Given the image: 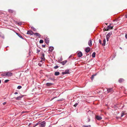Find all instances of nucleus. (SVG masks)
I'll list each match as a JSON object with an SVG mask.
<instances>
[{"label": "nucleus", "instance_id": "obj_1", "mask_svg": "<svg viewBox=\"0 0 127 127\" xmlns=\"http://www.w3.org/2000/svg\"><path fill=\"white\" fill-rule=\"evenodd\" d=\"M46 122L43 121L41 122H40L39 126L40 127H44L45 126Z\"/></svg>", "mask_w": 127, "mask_h": 127}, {"label": "nucleus", "instance_id": "obj_2", "mask_svg": "<svg viewBox=\"0 0 127 127\" xmlns=\"http://www.w3.org/2000/svg\"><path fill=\"white\" fill-rule=\"evenodd\" d=\"M111 34V33H108L106 35V40L107 41H108L109 37Z\"/></svg>", "mask_w": 127, "mask_h": 127}, {"label": "nucleus", "instance_id": "obj_3", "mask_svg": "<svg viewBox=\"0 0 127 127\" xmlns=\"http://www.w3.org/2000/svg\"><path fill=\"white\" fill-rule=\"evenodd\" d=\"M27 34L31 35H32L33 34H34V33L32 31L30 30H29L28 31Z\"/></svg>", "mask_w": 127, "mask_h": 127}, {"label": "nucleus", "instance_id": "obj_4", "mask_svg": "<svg viewBox=\"0 0 127 127\" xmlns=\"http://www.w3.org/2000/svg\"><path fill=\"white\" fill-rule=\"evenodd\" d=\"M108 93H112L113 92V90L112 88H110L108 89H106Z\"/></svg>", "mask_w": 127, "mask_h": 127}, {"label": "nucleus", "instance_id": "obj_5", "mask_svg": "<svg viewBox=\"0 0 127 127\" xmlns=\"http://www.w3.org/2000/svg\"><path fill=\"white\" fill-rule=\"evenodd\" d=\"M113 26H111L110 25H109L107 27L106 30L108 31L110 29H113Z\"/></svg>", "mask_w": 127, "mask_h": 127}, {"label": "nucleus", "instance_id": "obj_6", "mask_svg": "<svg viewBox=\"0 0 127 127\" xmlns=\"http://www.w3.org/2000/svg\"><path fill=\"white\" fill-rule=\"evenodd\" d=\"M95 118L98 120H100L102 119V117L98 115L96 116Z\"/></svg>", "mask_w": 127, "mask_h": 127}, {"label": "nucleus", "instance_id": "obj_7", "mask_svg": "<svg viewBox=\"0 0 127 127\" xmlns=\"http://www.w3.org/2000/svg\"><path fill=\"white\" fill-rule=\"evenodd\" d=\"M6 76H11L13 74L10 72H6Z\"/></svg>", "mask_w": 127, "mask_h": 127}, {"label": "nucleus", "instance_id": "obj_8", "mask_svg": "<svg viewBox=\"0 0 127 127\" xmlns=\"http://www.w3.org/2000/svg\"><path fill=\"white\" fill-rule=\"evenodd\" d=\"M62 73L63 75L68 74L69 73V70H66L65 71L62 72Z\"/></svg>", "mask_w": 127, "mask_h": 127}, {"label": "nucleus", "instance_id": "obj_9", "mask_svg": "<svg viewBox=\"0 0 127 127\" xmlns=\"http://www.w3.org/2000/svg\"><path fill=\"white\" fill-rule=\"evenodd\" d=\"M41 58L42 60L43 61H44L45 60V59L44 58V54H41Z\"/></svg>", "mask_w": 127, "mask_h": 127}, {"label": "nucleus", "instance_id": "obj_10", "mask_svg": "<svg viewBox=\"0 0 127 127\" xmlns=\"http://www.w3.org/2000/svg\"><path fill=\"white\" fill-rule=\"evenodd\" d=\"M78 57H81L82 56V54L81 52H79L78 53Z\"/></svg>", "mask_w": 127, "mask_h": 127}, {"label": "nucleus", "instance_id": "obj_11", "mask_svg": "<svg viewBox=\"0 0 127 127\" xmlns=\"http://www.w3.org/2000/svg\"><path fill=\"white\" fill-rule=\"evenodd\" d=\"M88 45L90 46L91 47L92 46V42L91 39H90L89 41L88 42Z\"/></svg>", "mask_w": 127, "mask_h": 127}, {"label": "nucleus", "instance_id": "obj_12", "mask_svg": "<svg viewBox=\"0 0 127 127\" xmlns=\"http://www.w3.org/2000/svg\"><path fill=\"white\" fill-rule=\"evenodd\" d=\"M23 96H20L17 97L15 98V99L16 100H20L21 98Z\"/></svg>", "mask_w": 127, "mask_h": 127}, {"label": "nucleus", "instance_id": "obj_13", "mask_svg": "<svg viewBox=\"0 0 127 127\" xmlns=\"http://www.w3.org/2000/svg\"><path fill=\"white\" fill-rule=\"evenodd\" d=\"M45 41L46 44H48L49 42V39L47 38H45Z\"/></svg>", "mask_w": 127, "mask_h": 127}, {"label": "nucleus", "instance_id": "obj_14", "mask_svg": "<svg viewBox=\"0 0 127 127\" xmlns=\"http://www.w3.org/2000/svg\"><path fill=\"white\" fill-rule=\"evenodd\" d=\"M34 35H36V36H38L39 37H40L41 36V35L40 34L37 32L34 33Z\"/></svg>", "mask_w": 127, "mask_h": 127}, {"label": "nucleus", "instance_id": "obj_15", "mask_svg": "<svg viewBox=\"0 0 127 127\" xmlns=\"http://www.w3.org/2000/svg\"><path fill=\"white\" fill-rule=\"evenodd\" d=\"M105 43H106V40L105 38H104L103 39V43L102 44V45L103 46H105Z\"/></svg>", "mask_w": 127, "mask_h": 127}, {"label": "nucleus", "instance_id": "obj_16", "mask_svg": "<svg viewBox=\"0 0 127 127\" xmlns=\"http://www.w3.org/2000/svg\"><path fill=\"white\" fill-rule=\"evenodd\" d=\"M54 47L52 46H50L49 48V51L52 52L54 49Z\"/></svg>", "mask_w": 127, "mask_h": 127}, {"label": "nucleus", "instance_id": "obj_17", "mask_svg": "<svg viewBox=\"0 0 127 127\" xmlns=\"http://www.w3.org/2000/svg\"><path fill=\"white\" fill-rule=\"evenodd\" d=\"M90 50V49L89 47H88L85 49V51L87 53L89 52Z\"/></svg>", "mask_w": 127, "mask_h": 127}, {"label": "nucleus", "instance_id": "obj_18", "mask_svg": "<svg viewBox=\"0 0 127 127\" xmlns=\"http://www.w3.org/2000/svg\"><path fill=\"white\" fill-rule=\"evenodd\" d=\"M53 84L51 83H47L46 84V85L47 86H50Z\"/></svg>", "mask_w": 127, "mask_h": 127}, {"label": "nucleus", "instance_id": "obj_19", "mask_svg": "<svg viewBox=\"0 0 127 127\" xmlns=\"http://www.w3.org/2000/svg\"><path fill=\"white\" fill-rule=\"evenodd\" d=\"M96 74H95L92 75L91 77V79L92 80H93V79L94 78V77L96 75Z\"/></svg>", "mask_w": 127, "mask_h": 127}, {"label": "nucleus", "instance_id": "obj_20", "mask_svg": "<svg viewBox=\"0 0 127 127\" xmlns=\"http://www.w3.org/2000/svg\"><path fill=\"white\" fill-rule=\"evenodd\" d=\"M95 52L93 53L92 55V57L93 58H95Z\"/></svg>", "mask_w": 127, "mask_h": 127}, {"label": "nucleus", "instance_id": "obj_21", "mask_svg": "<svg viewBox=\"0 0 127 127\" xmlns=\"http://www.w3.org/2000/svg\"><path fill=\"white\" fill-rule=\"evenodd\" d=\"M60 74V73L59 72H56L55 73V76H58Z\"/></svg>", "mask_w": 127, "mask_h": 127}, {"label": "nucleus", "instance_id": "obj_22", "mask_svg": "<svg viewBox=\"0 0 127 127\" xmlns=\"http://www.w3.org/2000/svg\"><path fill=\"white\" fill-rule=\"evenodd\" d=\"M16 34L20 38L23 39V37L22 36L19 34L18 33H16Z\"/></svg>", "mask_w": 127, "mask_h": 127}, {"label": "nucleus", "instance_id": "obj_23", "mask_svg": "<svg viewBox=\"0 0 127 127\" xmlns=\"http://www.w3.org/2000/svg\"><path fill=\"white\" fill-rule=\"evenodd\" d=\"M123 81L124 79L122 78L120 79L119 80V82L120 83H121Z\"/></svg>", "mask_w": 127, "mask_h": 127}, {"label": "nucleus", "instance_id": "obj_24", "mask_svg": "<svg viewBox=\"0 0 127 127\" xmlns=\"http://www.w3.org/2000/svg\"><path fill=\"white\" fill-rule=\"evenodd\" d=\"M2 76H6V73H4L2 74Z\"/></svg>", "mask_w": 127, "mask_h": 127}, {"label": "nucleus", "instance_id": "obj_25", "mask_svg": "<svg viewBox=\"0 0 127 127\" xmlns=\"http://www.w3.org/2000/svg\"><path fill=\"white\" fill-rule=\"evenodd\" d=\"M40 123V122H38L37 123L35 124V125L34 126V127H35V126H37V125H39Z\"/></svg>", "mask_w": 127, "mask_h": 127}, {"label": "nucleus", "instance_id": "obj_26", "mask_svg": "<svg viewBox=\"0 0 127 127\" xmlns=\"http://www.w3.org/2000/svg\"><path fill=\"white\" fill-rule=\"evenodd\" d=\"M91 125H89L88 126L84 125L83 126V127H91Z\"/></svg>", "mask_w": 127, "mask_h": 127}, {"label": "nucleus", "instance_id": "obj_27", "mask_svg": "<svg viewBox=\"0 0 127 127\" xmlns=\"http://www.w3.org/2000/svg\"><path fill=\"white\" fill-rule=\"evenodd\" d=\"M43 42V41L42 40H40L39 41V43H40L42 44Z\"/></svg>", "mask_w": 127, "mask_h": 127}, {"label": "nucleus", "instance_id": "obj_28", "mask_svg": "<svg viewBox=\"0 0 127 127\" xmlns=\"http://www.w3.org/2000/svg\"><path fill=\"white\" fill-rule=\"evenodd\" d=\"M22 88V86H19L17 87V89H20Z\"/></svg>", "mask_w": 127, "mask_h": 127}, {"label": "nucleus", "instance_id": "obj_29", "mask_svg": "<svg viewBox=\"0 0 127 127\" xmlns=\"http://www.w3.org/2000/svg\"><path fill=\"white\" fill-rule=\"evenodd\" d=\"M66 62H67V61H66L65 62L63 61V62H62L61 63L63 65H64L66 63Z\"/></svg>", "mask_w": 127, "mask_h": 127}, {"label": "nucleus", "instance_id": "obj_30", "mask_svg": "<svg viewBox=\"0 0 127 127\" xmlns=\"http://www.w3.org/2000/svg\"><path fill=\"white\" fill-rule=\"evenodd\" d=\"M8 11L10 12L11 13H12L13 11V10H11V9H9L8 10Z\"/></svg>", "mask_w": 127, "mask_h": 127}, {"label": "nucleus", "instance_id": "obj_31", "mask_svg": "<svg viewBox=\"0 0 127 127\" xmlns=\"http://www.w3.org/2000/svg\"><path fill=\"white\" fill-rule=\"evenodd\" d=\"M59 66L57 65H56L54 67V68L55 69H56L58 68Z\"/></svg>", "mask_w": 127, "mask_h": 127}, {"label": "nucleus", "instance_id": "obj_32", "mask_svg": "<svg viewBox=\"0 0 127 127\" xmlns=\"http://www.w3.org/2000/svg\"><path fill=\"white\" fill-rule=\"evenodd\" d=\"M78 105V103H76L74 105V106L75 107H76Z\"/></svg>", "mask_w": 127, "mask_h": 127}, {"label": "nucleus", "instance_id": "obj_33", "mask_svg": "<svg viewBox=\"0 0 127 127\" xmlns=\"http://www.w3.org/2000/svg\"><path fill=\"white\" fill-rule=\"evenodd\" d=\"M9 81V80H6L4 81V82L5 83H6Z\"/></svg>", "mask_w": 127, "mask_h": 127}, {"label": "nucleus", "instance_id": "obj_34", "mask_svg": "<svg viewBox=\"0 0 127 127\" xmlns=\"http://www.w3.org/2000/svg\"><path fill=\"white\" fill-rule=\"evenodd\" d=\"M124 115V113H122L121 115V117H122Z\"/></svg>", "mask_w": 127, "mask_h": 127}, {"label": "nucleus", "instance_id": "obj_35", "mask_svg": "<svg viewBox=\"0 0 127 127\" xmlns=\"http://www.w3.org/2000/svg\"><path fill=\"white\" fill-rule=\"evenodd\" d=\"M99 43H100V44H101V40L100 39H99Z\"/></svg>", "mask_w": 127, "mask_h": 127}, {"label": "nucleus", "instance_id": "obj_36", "mask_svg": "<svg viewBox=\"0 0 127 127\" xmlns=\"http://www.w3.org/2000/svg\"><path fill=\"white\" fill-rule=\"evenodd\" d=\"M40 50H39L38 49H37L36 53H38L40 52Z\"/></svg>", "mask_w": 127, "mask_h": 127}, {"label": "nucleus", "instance_id": "obj_37", "mask_svg": "<svg viewBox=\"0 0 127 127\" xmlns=\"http://www.w3.org/2000/svg\"><path fill=\"white\" fill-rule=\"evenodd\" d=\"M6 102H5L4 103H2V104L3 105H5L6 104Z\"/></svg>", "mask_w": 127, "mask_h": 127}, {"label": "nucleus", "instance_id": "obj_38", "mask_svg": "<svg viewBox=\"0 0 127 127\" xmlns=\"http://www.w3.org/2000/svg\"><path fill=\"white\" fill-rule=\"evenodd\" d=\"M56 98V97H54L53 98H52V99H51V100H53V99H54L55 98Z\"/></svg>", "mask_w": 127, "mask_h": 127}, {"label": "nucleus", "instance_id": "obj_39", "mask_svg": "<svg viewBox=\"0 0 127 127\" xmlns=\"http://www.w3.org/2000/svg\"><path fill=\"white\" fill-rule=\"evenodd\" d=\"M88 122H89L90 120V118H88Z\"/></svg>", "mask_w": 127, "mask_h": 127}, {"label": "nucleus", "instance_id": "obj_40", "mask_svg": "<svg viewBox=\"0 0 127 127\" xmlns=\"http://www.w3.org/2000/svg\"><path fill=\"white\" fill-rule=\"evenodd\" d=\"M18 94V93L17 92H15L14 93V94H15V95H16V94Z\"/></svg>", "mask_w": 127, "mask_h": 127}, {"label": "nucleus", "instance_id": "obj_41", "mask_svg": "<svg viewBox=\"0 0 127 127\" xmlns=\"http://www.w3.org/2000/svg\"><path fill=\"white\" fill-rule=\"evenodd\" d=\"M125 18H127V14L125 15Z\"/></svg>", "mask_w": 127, "mask_h": 127}, {"label": "nucleus", "instance_id": "obj_42", "mask_svg": "<svg viewBox=\"0 0 127 127\" xmlns=\"http://www.w3.org/2000/svg\"><path fill=\"white\" fill-rule=\"evenodd\" d=\"M125 37L127 39V35L126 34L125 35Z\"/></svg>", "mask_w": 127, "mask_h": 127}, {"label": "nucleus", "instance_id": "obj_43", "mask_svg": "<svg viewBox=\"0 0 127 127\" xmlns=\"http://www.w3.org/2000/svg\"><path fill=\"white\" fill-rule=\"evenodd\" d=\"M33 30L34 31H36V29H35V28H33Z\"/></svg>", "mask_w": 127, "mask_h": 127}, {"label": "nucleus", "instance_id": "obj_44", "mask_svg": "<svg viewBox=\"0 0 127 127\" xmlns=\"http://www.w3.org/2000/svg\"><path fill=\"white\" fill-rule=\"evenodd\" d=\"M42 61H40V62L41 63V64L42 63Z\"/></svg>", "mask_w": 127, "mask_h": 127}, {"label": "nucleus", "instance_id": "obj_45", "mask_svg": "<svg viewBox=\"0 0 127 127\" xmlns=\"http://www.w3.org/2000/svg\"><path fill=\"white\" fill-rule=\"evenodd\" d=\"M42 47H45V45H42Z\"/></svg>", "mask_w": 127, "mask_h": 127}, {"label": "nucleus", "instance_id": "obj_46", "mask_svg": "<svg viewBox=\"0 0 127 127\" xmlns=\"http://www.w3.org/2000/svg\"><path fill=\"white\" fill-rule=\"evenodd\" d=\"M49 79H50L51 80H53V79L52 78H50Z\"/></svg>", "mask_w": 127, "mask_h": 127}, {"label": "nucleus", "instance_id": "obj_47", "mask_svg": "<svg viewBox=\"0 0 127 127\" xmlns=\"http://www.w3.org/2000/svg\"><path fill=\"white\" fill-rule=\"evenodd\" d=\"M19 24V25H21V23H18Z\"/></svg>", "mask_w": 127, "mask_h": 127}, {"label": "nucleus", "instance_id": "obj_48", "mask_svg": "<svg viewBox=\"0 0 127 127\" xmlns=\"http://www.w3.org/2000/svg\"><path fill=\"white\" fill-rule=\"evenodd\" d=\"M1 80H0V84L1 83Z\"/></svg>", "mask_w": 127, "mask_h": 127}, {"label": "nucleus", "instance_id": "obj_49", "mask_svg": "<svg viewBox=\"0 0 127 127\" xmlns=\"http://www.w3.org/2000/svg\"><path fill=\"white\" fill-rule=\"evenodd\" d=\"M32 28L33 29V28H34V27H32L31 28Z\"/></svg>", "mask_w": 127, "mask_h": 127}, {"label": "nucleus", "instance_id": "obj_50", "mask_svg": "<svg viewBox=\"0 0 127 127\" xmlns=\"http://www.w3.org/2000/svg\"><path fill=\"white\" fill-rule=\"evenodd\" d=\"M120 49H122V48H121V47H120Z\"/></svg>", "mask_w": 127, "mask_h": 127}, {"label": "nucleus", "instance_id": "obj_51", "mask_svg": "<svg viewBox=\"0 0 127 127\" xmlns=\"http://www.w3.org/2000/svg\"><path fill=\"white\" fill-rule=\"evenodd\" d=\"M70 57H71V56H70L69 57V58H70Z\"/></svg>", "mask_w": 127, "mask_h": 127}]
</instances>
